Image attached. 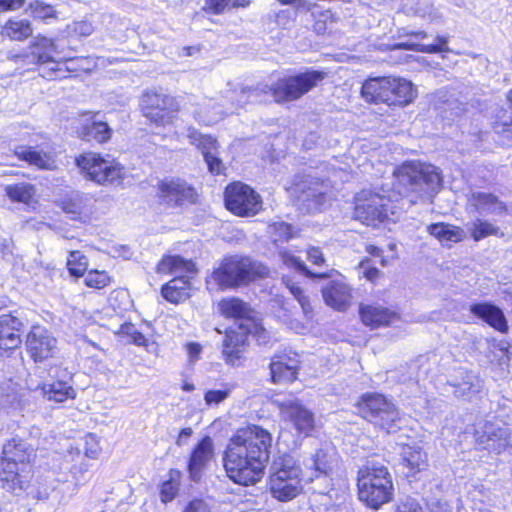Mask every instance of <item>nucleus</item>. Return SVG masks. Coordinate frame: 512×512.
<instances>
[{"mask_svg":"<svg viewBox=\"0 0 512 512\" xmlns=\"http://www.w3.org/2000/svg\"><path fill=\"white\" fill-rule=\"evenodd\" d=\"M93 199L85 194L74 192L62 199V210L73 220L86 222L93 214Z\"/></svg>","mask_w":512,"mask_h":512,"instance_id":"5701e85b","label":"nucleus"},{"mask_svg":"<svg viewBox=\"0 0 512 512\" xmlns=\"http://www.w3.org/2000/svg\"><path fill=\"white\" fill-rule=\"evenodd\" d=\"M271 380L275 384L292 382L297 378L299 360L297 354L288 356L287 354L273 356L270 363Z\"/></svg>","mask_w":512,"mask_h":512,"instance_id":"412c9836","label":"nucleus"},{"mask_svg":"<svg viewBox=\"0 0 512 512\" xmlns=\"http://www.w3.org/2000/svg\"><path fill=\"white\" fill-rule=\"evenodd\" d=\"M271 434L257 425L239 429L230 439L224 456L228 477L240 485L258 482L269 459Z\"/></svg>","mask_w":512,"mask_h":512,"instance_id":"f257e3e1","label":"nucleus"},{"mask_svg":"<svg viewBox=\"0 0 512 512\" xmlns=\"http://www.w3.org/2000/svg\"><path fill=\"white\" fill-rule=\"evenodd\" d=\"M388 86V101H385L388 105H407L415 97L413 85L406 79L389 77Z\"/></svg>","mask_w":512,"mask_h":512,"instance_id":"bb28decb","label":"nucleus"},{"mask_svg":"<svg viewBox=\"0 0 512 512\" xmlns=\"http://www.w3.org/2000/svg\"><path fill=\"white\" fill-rule=\"evenodd\" d=\"M205 9L212 14H222L229 10L228 0H206Z\"/></svg>","mask_w":512,"mask_h":512,"instance_id":"5fc2aeb1","label":"nucleus"},{"mask_svg":"<svg viewBox=\"0 0 512 512\" xmlns=\"http://www.w3.org/2000/svg\"><path fill=\"white\" fill-rule=\"evenodd\" d=\"M110 282L111 278L105 271L91 270L84 278L85 285L95 289H102L109 285Z\"/></svg>","mask_w":512,"mask_h":512,"instance_id":"09e8293b","label":"nucleus"},{"mask_svg":"<svg viewBox=\"0 0 512 512\" xmlns=\"http://www.w3.org/2000/svg\"><path fill=\"white\" fill-rule=\"evenodd\" d=\"M32 33L31 23L26 19H11L3 27V34L12 40L22 41Z\"/></svg>","mask_w":512,"mask_h":512,"instance_id":"4c0bfd02","label":"nucleus"},{"mask_svg":"<svg viewBox=\"0 0 512 512\" xmlns=\"http://www.w3.org/2000/svg\"><path fill=\"white\" fill-rule=\"evenodd\" d=\"M325 303L338 311H345L351 304L352 292L350 287L342 280L329 281L322 288Z\"/></svg>","mask_w":512,"mask_h":512,"instance_id":"4be33fe9","label":"nucleus"},{"mask_svg":"<svg viewBox=\"0 0 512 512\" xmlns=\"http://www.w3.org/2000/svg\"><path fill=\"white\" fill-rule=\"evenodd\" d=\"M178 492V486L174 481H166L161 487V501L167 503L175 498Z\"/></svg>","mask_w":512,"mask_h":512,"instance_id":"864d4df0","label":"nucleus"},{"mask_svg":"<svg viewBox=\"0 0 512 512\" xmlns=\"http://www.w3.org/2000/svg\"><path fill=\"white\" fill-rule=\"evenodd\" d=\"M257 331L258 327L254 321L248 320L243 322V324H239L237 330L230 328L226 331V336L223 340L222 356L228 365H239L247 345L248 335Z\"/></svg>","mask_w":512,"mask_h":512,"instance_id":"ddd939ff","label":"nucleus"},{"mask_svg":"<svg viewBox=\"0 0 512 512\" xmlns=\"http://www.w3.org/2000/svg\"><path fill=\"white\" fill-rule=\"evenodd\" d=\"M283 281L286 283V286L291 292V294L298 300L306 319H312V306L310 305L308 298L303 294V290L301 289V287L296 285L295 283H292L289 279L283 278Z\"/></svg>","mask_w":512,"mask_h":512,"instance_id":"49530a36","label":"nucleus"},{"mask_svg":"<svg viewBox=\"0 0 512 512\" xmlns=\"http://www.w3.org/2000/svg\"><path fill=\"white\" fill-rule=\"evenodd\" d=\"M231 394V388L223 385L222 389L208 390L204 395V401L208 406L218 405L226 400Z\"/></svg>","mask_w":512,"mask_h":512,"instance_id":"603ef678","label":"nucleus"},{"mask_svg":"<svg viewBox=\"0 0 512 512\" xmlns=\"http://www.w3.org/2000/svg\"><path fill=\"white\" fill-rule=\"evenodd\" d=\"M14 154L18 159L40 169L52 170L55 168V161L49 153L38 151L31 146H17L15 147Z\"/></svg>","mask_w":512,"mask_h":512,"instance_id":"c85d7f7f","label":"nucleus"},{"mask_svg":"<svg viewBox=\"0 0 512 512\" xmlns=\"http://www.w3.org/2000/svg\"><path fill=\"white\" fill-rule=\"evenodd\" d=\"M191 144L196 145L204 156L208 170L216 175L222 174L225 166L218 156V141L210 135H203L194 128L188 129Z\"/></svg>","mask_w":512,"mask_h":512,"instance_id":"f3484780","label":"nucleus"},{"mask_svg":"<svg viewBox=\"0 0 512 512\" xmlns=\"http://www.w3.org/2000/svg\"><path fill=\"white\" fill-rule=\"evenodd\" d=\"M435 44L425 45V44H408V48L424 52V53H438V52H447L449 48L447 46V39L441 36L436 38Z\"/></svg>","mask_w":512,"mask_h":512,"instance_id":"3c124183","label":"nucleus"},{"mask_svg":"<svg viewBox=\"0 0 512 512\" xmlns=\"http://www.w3.org/2000/svg\"><path fill=\"white\" fill-rule=\"evenodd\" d=\"M76 164L86 176L100 184H113L124 178V167L115 159L97 153H85L76 158Z\"/></svg>","mask_w":512,"mask_h":512,"instance_id":"9d476101","label":"nucleus"},{"mask_svg":"<svg viewBox=\"0 0 512 512\" xmlns=\"http://www.w3.org/2000/svg\"><path fill=\"white\" fill-rule=\"evenodd\" d=\"M181 280L172 279L166 285H164L161 289L162 296L169 302L178 304L180 302L185 301L190 297V293L186 288H177L175 284H180Z\"/></svg>","mask_w":512,"mask_h":512,"instance_id":"c03bdc74","label":"nucleus"},{"mask_svg":"<svg viewBox=\"0 0 512 512\" xmlns=\"http://www.w3.org/2000/svg\"><path fill=\"white\" fill-rule=\"evenodd\" d=\"M403 463L409 469L407 476H414L425 469L427 463L426 453L420 447H405L402 452Z\"/></svg>","mask_w":512,"mask_h":512,"instance_id":"f704fd0d","label":"nucleus"},{"mask_svg":"<svg viewBox=\"0 0 512 512\" xmlns=\"http://www.w3.org/2000/svg\"><path fill=\"white\" fill-rule=\"evenodd\" d=\"M213 442L211 438H203L194 449L190 461L189 470L193 479L197 478L198 471L211 459Z\"/></svg>","mask_w":512,"mask_h":512,"instance_id":"473e14b6","label":"nucleus"},{"mask_svg":"<svg viewBox=\"0 0 512 512\" xmlns=\"http://www.w3.org/2000/svg\"><path fill=\"white\" fill-rule=\"evenodd\" d=\"M395 206L390 196L372 191L362 190L356 196L354 217L367 226H376L395 214Z\"/></svg>","mask_w":512,"mask_h":512,"instance_id":"1a4fd4ad","label":"nucleus"},{"mask_svg":"<svg viewBox=\"0 0 512 512\" xmlns=\"http://www.w3.org/2000/svg\"><path fill=\"white\" fill-rule=\"evenodd\" d=\"M470 312L499 332H507L508 323L503 311L496 305L483 302L470 306Z\"/></svg>","mask_w":512,"mask_h":512,"instance_id":"a878e982","label":"nucleus"},{"mask_svg":"<svg viewBox=\"0 0 512 512\" xmlns=\"http://www.w3.org/2000/svg\"><path fill=\"white\" fill-rule=\"evenodd\" d=\"M362 416L380 427L387 433H396L402 423L399 411L395 405L380 394H370L362 398L360 403Z\"/></svg>","mask_w":512,"mask_h":512,"instance_id":"6e6552de","label":"nucleus"},{"mask_svg":"<svg viewBox=\"0 0 512 512\" xmlns=\"http://www.w3.org/2000/svg\"><path fill=\"white\" fill-rule=\"evenodd\" d=\"M301 468L288 454L275 458L270 466L269 491L279 501L287 502L297 497L302 489Z\"/></svg>","mask_w":512,"mask_h":512,"instance_id":"423d86ee","label":"nucleus"},{"mask_svg":"<svg viewBox=\"0 0 512 512\" xmlns=\"http://www.w3.org/2000/svg\"><path fill=\"white\" fill-rule=\"evenodd\" d=\"M397 512H423L420 504L413 498H406L398 505Z\"/></svg>","mask_w":512,"mask_h":512,"instance_id":"6e6d98bb","label":"nucleus"},{"mask_svg":"<svg viewBox=\"0 0 512 512\" xmlns=\"http://www.w3.org/2000/svg\"><path fill=\"white\" fill-rule=\"evenodd\" d=\"M35 48L38 50L37 52V63L45 64L48 62H59L56 59L58 55L56 44L46 37H37L36 42L34 44Z\"/></svg>","mask_w":512,"mask_h":512,"instance_id":"a19ab883","label":"nucleus"},{"mask_svg":"<svg viewBox=\"0 0 512 512\" xmlns=\"http://www.w3.org/2000/svg\"><path fill=\"white\" fill-rule=\"evenodd\" d=\"M467 203L470 209L481 216L502 217L507 213V205L492 193L473 191Z\"/></svg>","mask_w":512,"mask_h":512,"instance_id":"aec40b11","label":"nucleus"},{"mask_svg":"<svg viewBox=\"0 0 512 512\" xmlns=\"http://www.w3.org/2000/svg\"><path fill=\"white\" fill-rule=\"evenodd\" d=\"M478 440L487 449L500 450L509 444V433L507 428L487 422L484 424Z\"/></svg>","mask_w":512,"mask_h":512,"instance_id":"cd10ccee","label":"nucleus"},{"mask_svg":"<svg viewBox=\"0 0 512 512\" xmlns=\"http://www.w3.org/2000/svg\"><path fill=\"white\" fill-rule=\"evenodd\" d=\"M201 346L197 343H189L187 344V352L191 360L198 359L201 353Z\"/></svg>","mask_w":512,"mask_h":512,"instance_id":"69168bd1","label":"nucleus"},{"mask_svg":"<svg viewBox=\"0 0 512 512\" xmlns=\"http://www.w3.org/2000/svg\"><path fill=\"white\" fill-rule=\"evenodd\" d=\"M494 128L496 133L503 135L506 139L512 140V121L497 122Z\"/></svg>","mask_w":512,"mask_h":512,"instance_id":"13d9d810","label":"nucleus"},{"mask_svg":"<svg viewBox=\"0 0 512 512\" xmlns=\"http://www.w3.org/2000/svg\"><path fill=\"white\" fill-rule=\"evenodd\" d=\"M193 433V430L192 428H184L180 431L179 435H178V438L176 440V444L178 446H182L184 444H186L187 440L190 438V436L192 435Z\"/></svg>","mask_w":512,"mask_h":512,"instance_id":"338daca9","label":"nucleus"},{"mask_svg":"<svg viewBox=\"0 0 512 512\" xmlns=\"http://www.w3.org/2000/svg\"><path fill=\"white\" fill-rule=\"evenodd\" d=\"M290 19V12L288 10H281L276 15V22L282 27H286Z\"/></svg>","mask_w":512,"mask_h":512,"instance_id":"774afa93","label":"nucleus"},{"mask_svg":"<svg viewBox=\"0 0 512 512\" xmlns=\"http://www.w3.org/2000/svg\"><path fill=\"white\" fill-rule=\"evenodd\" d=\"M359 499L373 509L388 503L393 495V482L388 468L376 461L368 460L358 471Z\"/></svg>","mask_w":512,"mask_h":512,"instance_id":"7ed1b4c3","label":"nucleus"},{"mask_svg":"<svg viewBox=\"0 0 512 512\" xmlns=\"http://www.w3.org/2000/svg\"><path fill=\"white\" fill-rule=\"evenodd\" d=\"M219 309L222 315L227 318H233L239 324H243L246 320L253 321L250 317V308L248 305L238 298L224 299L219 303Z\"/></svg>","mask_w":512,"mask_h":512,"instance_id":"2f4dec72","label":"nucleus"},{"mask_svg":"<svg viewBox=\"0 0 512 512\" xmlns=\"http://www.w3.org/2000/svg\"><path fill=\"white\" fill-rule=\"evenodd\" d=\"M78 136L85 141L105 143L111 138L112 130L99 118V113H86L77 127Z\"/></svg>","mask_w":512,"mask_h":512,"instance_id":"6ab92c4d","label":"nucleus"},{"mask_svg":"<svg viewBox=\"0 0 512 512\" xmlns=\"http://www.w3.org/2000/svg\"><path fill=\"white\" fill-rule=\"evenodd\" d=\"M337 464V452L334 447L326 445L319 448L310 458L309 467L315 471L328 475Z\"/></svg>","mask_w":512,"mask_h":512,"instance_id":"7c9ffc66","label":"nucleus"},{"mask_svg":"<svg viewBox=\"0 0 512 512\" xmlns=\"http://www.w3.org/2000/svg\"><path fill=\"white\" fill-rule=\"evenodd\" d=\"M394 189L402 196V207L429 200L441 186L437 167L420 161H407L394 171Z\"/></svg>","mask_w":512,"mask_h":512,"instance_id":"f03ea898","label":"nucleus"},{"mask_svg":"<svg viewBox=\"0 0 512 512\" xmlns=\"http://www.w3.org/2000/svg\"><path fill=\"white\" fill-rule=\"evenodd\" d=\"M467 228L474 241H480L489 236H503L498 226L480 217L470 222Z\"/></svg>","mask_w":512,"mask_h":512,"instance_id":"c9c22d12","label":"nucleus"},{"mask_svg":"<svg viewBox=\"0 0 512 512\" xmlns=\"http://www.w3.org/2000/svg\"><path fill=\"white\" fill-rule=\"evenodd\" d=\"M389 77H375L366 80L361 88L362 97L370 103L388 101Z\"/></svg>","mask_w":512,"mask_h":512,"instance_id":"c756f323","label":"nucleus"},{"mask_svg":"<svg viewBox=\"0 0 512 512\" xmlns=\"http://www.w3.org/2000/svg\"><path fill=\"white\" fill-rule=\"evenodd\" d=\"M281 415L292 423L299 434L309 436L315 428L311 411L296 400H286L279 404Z\"/></svg>","mask_w":512,"mask_h":512,"instance_id":"dca6fc26","label":"nucleus"},{"mask_svg":"<svg viewBox=\"0 0 512 512\" xmlns=\"http://www.w3.org/2000/svg\"><path fill=\"white\" fill-rule=\"evenodd\" d=\"M461 379H455L449 385L454 388L453 393L457 397L470 396L478 391V378L470 372H461Z\"/></svg>","mask_w":512,"mask_h":512,"instance_id":"58836bf2","label":"nucleus"},{"mask_svg":"<svg viewBox=\"0 0 512 512\" xmlns=\"http://www.w3.org/2000/svg\"><path fill=\"white\" fill-rule=\"evenodd\" d=\"M143 116L158 126L172 122L178 112V104L174 97L156 91H146L140 98Z\"/></svg>","mask_w":512,"mask_h":512,"instance_id":"9b49d317","label":"nucleus"},{"mask_svg":"<svg viewBox=\"0 0 512 512\" xmlns=\"http://www.w3.org/2000/svg\"><path fill=\"white\" fill-rule=\"evenodd\" d=\"M50 491L51 488L47 485H44L43 487L39 488L31 487L28 494L37 500H46L49 497Z\"/></svg>","mask_w":512,"mask_h":512,"instance_id":"bf43d9fd","label":"nucleus"},{"mask_svg":"<svg viewBox=\"0 0 512 512\" xmlns=\"http://www.w3.org/2000/svg\"><path fill=\"white\" fill-rule=\"evenodd\" d=\"M24 2V0H0V12L19 9Z\"/></svg>","mask_w":512,"mask_h":512,"instance_id":"e2e57ef3","label":"nucleus"},{"mask_svg":"<svg viewBox=\"0 0 512 512\" xmlns=\"http://www.w3.org/2000/svg\"><path fill=\"white\" fill-rule=\"evenodd\" d=\"M2 454L0 480L5 489L18 495L28 488V481L21 474L19 465L30 463L35 451L26 441L13 438L4 445Z\"/></svg>","mask_w":512,"mask_h":512,"instance_id":"39448f33","label":"nucleus"},{"mask_svg":"<svg viewBox=\"0 0 512 512\" xmlns=\"http://www.w3.org/2000/svg\"><path fill=\"white\" fill-rule=\"evenodd\" d=\"M266 274V268L257 265L248 257L230 256L221 262L207 278V288L210 291L224 290L246 285L256 276Z\"/></svg>","mask_w":512,"mask_h":512,"instance_id":"20e7f679","label":"nucleus"},{"mask_svg":"<svg viewBox=\"0 0 512 512\" xmlns=\"http://www.w3.org/2000/svg\"><path fill=\"white\" fill-rule=\"evenodd\" d=\"M22 322L10 314L0 315V353L18 348L21 344Z\"/></svg>","mask_w":512,"mask_h":512,"instance_id":"b1692460","label":"nucleus"},{"mask_svg":"<svg viewBox=\"0 0 512 512\" xmlns=\"http://www.w3.org/2000/svg\"><path fill=\"white\" fill-rule=\"evenodd\" d=\"M327 76L324 71L306 70L305 72L280 78L274 85H265L272 92L277 103L291 102L300 99L313 88L317 87Z\"/></svg>","mask_w":512,"mask_h":512,"instance_id":"0eeeda50","label":"nucleus"},{"mask_svg":"<svg viewBox=\"0 0 512 512\" xmlns=\"http://www.w3.org/2000/svg\"><path fill=\"white\" fill-rule=\"evenodd\" d=\"M236 94L235 99L238 106H243L248 102H253L258 99L261 93H268V89L264 86L255 87V88H247L241 87L239 91L234 92Z\"/></svg>","mask_w":512,"mask_h":512,"instance_id":"de8ad7c7","label":"nucleus"},{"mask_svg":"<svg viewBox=\"0 0 512 512\" xmlns=\"http://www.w3.org/2000/svg\"><path fill=\"white\" fill-rule=\"evenodd\" d=\"M67 266L72 276H84L88 266L87 258L79 251H72L67 259Z\"/></svg>","mask_w":512,"mask_h":512,"instance_id":"a18cd8bd","label":"nucleus"},{"mask_svg":"<svg viewBox=\"0 0 512 512\" xmlns=\"http://www.w3.org/2000/svg\"><path fill=\"white\" fill-rule=\"evenodd\" d=\"M278 255L282 261V263L287 268H292L295 271L304 273L309 278H318V279H326L331 277V273H313L304 264V262L294 254H292L287 249H281L278 252Z\"/></svg>","mask_w":512,"mask_h":512,"instance_id":"e433bc0d","label":"nucleus"},{"mask_svg":"<svg viewBox=\"0 0 512 512\" xmlns=\"http://www.w3.org/2000/svg\"><path fill=\"white\" fill-rule=\"evenodd\" d=\"M268 233L275 244L288 242L297 236V231L290 224L283 221L271 223L268 226Z\"/></svg>","mask_w":512,"mask_h":512,"instance_id":"37998d69","label":"nucleus"},{"mask_svg":"<svg viewBox=\"0 0 512 512\" xmlns=\"http://www.w3.org/2000/svg\"><path fill=\"white\" fill-rule=\"evenodd\" d=\"M159 273L174 274V279L181 280L180 284H175L177 288H186L190 290V279L197 274V268L191 260H185L180 256H167L157 265Z\"/></svg>","mask_w":512,"mask_h":512,"instance_id":"a211bd4d","label":"nucleus"},{"mask_svg":"<svg viewBox=\"0 0 512 512\" xmlns=\"http://www.w3.org/2000/svg\"><path fill=\"white\" fill-rule=\"evenodd\" d=\"M282 5H292L296 9H307L309 10L310 7L308 6V2L306 0H277Z\"/></svg>","mask_w":512,"mask_h":512,"instance_id":"0e129e2a","label":"nucleus"},{"mask_svg":"<svg viewBox=\"0 0 512 512\" xmlns=\"http://www.w3.org/2000/svg\"><path fill=\"white\" fill-rule=\"evenodd\" d=\"M359 313L363 323L372 328L393 325L400 319L396 312L376 305H362Z\"/></svg>","mask_w":512,"mask_h":512,"instance_id":"393cba45","label":"nucleus"},{"mask_svg":"<svg viewBox=\"0 0 512 512\" xmlns=\"http://www.w3.org/2000/svg\"><path fill=\"white\" fill-rule=\"evenodd\" d=\"M26 348L35 362H42L53 357L57 340L48 330L39 326L33 327L27 335Z\"/></svg>","mask_w":512,"mask_h":512,"instance_id":"2eb2a0df","label":"nucleus"},{"mask_svg":"<svg viewBox=\"0 0 512 512\" xmlns=\"http://www.w3.org/2000/svg\"><path fill=\"white\" fill-rule=\"evenodd\" d=\"M224 200L226 208L240 217L254 216L262 209L261 196L240 182L226 187Z\"/></svg>","mask_w":512,"mask_h":512,"instance_id":"f8f14e48","label":"nucleus"},{"mask_svg":"<svg viewBox=\"0 0 512 512\" xmlns=\"http://www.w3.org/2000/svg\"><path fill=\"white\" fill-rule=\"evenodd\" d=\"M183 512H208V507L203 500L194 499L185 507Z\"/></svg>","mask_w":512,"mask_h":512,"instance_id":"052dcab7","label":"nucleus"},{"mask_svg":"<svg viewBox=\"0 0 512 512\" xmlns=\"http://www.w3.org/2000/svg\"><path fill=\"white\" fill-rule=\"evenodd\" d=\"M74 31L76 34H78L80 36H89L93 32V26L91 23H89L87 21H81V22L75 23Z\"/></svg>","mask_w":512,"mask_h":512,"instance_id":"680f3d73","label":"nucleus"},{"mask_svg":"<svg viewBox=\"0 0 512 512\" xmlns=\"http://www.w3.org/2000/svg\"><path fill=\"white\" fill-rule=\"evenodd\" d=\"M430 235L434 236L441 243H456L461 241L465 232L462 228L446 223H434L427 227Z\"/></svg>","mask_w":512,"mask_h":512,"instance_id":"72a5a7b5","label":"nucleus"},{"mask_svg":"<svg viewBox=\"0 0 512 512\" xmlns=\"http://www.w3.org/2000/svg\"><path fill=\"white\" fill-rule=\"evenodd\" d=\"M43 392L50 401L63 402L68 398H74V389L63 381H56L52 384H45Z\"/></svg>","mask_w":512,"mask_h":512,"instance_id":"ea45409f","label":"nucleus"},{"mask_svg":"<svg viewBox=\"0 0 512 512\" xmlns=\"http://www.w3.org/2000/svg\"><path fill=\"white\" fill-rule=\"evenodd\" d=\"M158 196L162 203L175 207L194 203L197 194L195 189L186 181L171 179L159 184Z\"/></svg>","mask_w":512,"mask_h":512,"instance_id":"4468645a","label":"nucleus"},{"mask_svg":"<svg viewBox=\"0 0 512 512\" xmlns=\"http://www.w3.org/2000/svg\"><path fill=\"white\" fill-rule=\"evenodd\" d=\"M7 197L13 202L28 204L34 197L36 190L32 184L17 183L5 187Z\"/></svg>","mask_w":512,"mask_h":512,"instance_id":"79ce46f5","label":"nucleus"},{"mask_svg":"<svg viewBox=\"0 0 512 512\" xmlns=\"http://www.w3.org/2000/svg\"><path fill=\"white\" fill-rule=\"evenodd\" d=\"M28 10L31 15L37 19L46 20L48 18L56 17V10L54 7L39 0L31 2L28 6Z\"/></svg>","mask_w":512,"mask_h":512,"instance_id":"8fccbe9b","label":"nucleus"},{"mask_svg":"<svg viewBox=\"0 0 512 512\" xmlns=\"http://www.w3.org/2000/svg\"><path fill=\"white\" fill-rule=\"evenodd\" d=\"M307 258L314 265L321 266L325 263V258L321 250L317 247H310L307 250Z\"/></svg>","mask_w":512,"mask_h":512,"instance_id":"4d7b16f0","label":"nucleus"}]
</instances>
